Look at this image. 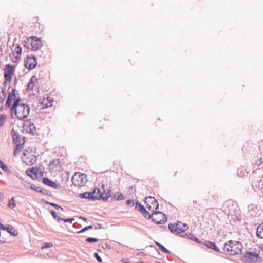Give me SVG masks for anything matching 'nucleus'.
<instances>
[{
	"label": "nucleus",
	"instance_id": "obj_1",
	"mask_svg": "<svg viewBox=\"0 0 263 263\" xmlns=\"http://www.w3.org/2000/svg\"><path fill=\"white\" fill-rule=\"evenodd\" d=\"M21 99H15L10 111L12 118H13V115L14 114L18 120H22L28 116L30 112V107L26 104L21 103Z\"/></svg>",
	"mask_w": 263,
	"mask_h": 263
},
{
	"label": "nucleus",
	"instance_id": "obj_2",
	"mask_svg": "<svg viewBox=\"0 0 263 263\" xmlns=\"http://www.w3.org/2000/svg\"><path fill=\"white\" fill-rule=\"evenodd\" d=\"M243 249L242 243L237 241L229 240L226 242L223 246V252H227L231 255H235L240 254Z\"/></svg>",
	"mask_w": 263,
	"mask_h": 263
},
{
	"label": "nucleus",
	"instance_id": "obj_3",
	"mask_svg": "<svg viewBox=\"0 0 263 263\" xmlns=\"http://www.w3.org/2000/svg\"><path fill=\"white\" fill-rule=\"evenodd\" d=\"M71 181L74 186L82 187L87 182V175L84 173L76 172L72 176Z\"/></svg>",
	"mask_w": 263,
	"mask_h": 263
},
{
	"label": "nucleus",
	"instance_id": "obj_4",
	"mask_svg": "<svg viewBox=\"0 0 263 263\" xmlns=\"http://www.w3.org/2000/svg\"><path fill=\"white\" fill-rule=\"evenodd\" d=\"M259 257V253L257 252L247 251L243 256L241 258V260L245 263H252L258 262Z\"/></svg>",
	"mask_w": 263,
	"mask_h": 263
},
{
	"label": "nucleus",
	"instance_id": "obj_5",
	"mask_svg": "<svg viewBox=\"0 0 263 263\" xmlns=\"http://www.w3.org/2000/svg\"><path fill=\"white\" fill-rule=\"evenodd\" d=\"M151 216L153 222L158 224H164L167 221L166 215L162 212L155 211L152 213Z\"/></svg>",
	"mask_w": 263,
	"mask_h": 263
},
{
	"label": "nucleus",
	"instance_id": "obj_6",
	"mask_svg": "<svg viewBox=\"0 0 263 263\" xmlns=\"http://www.w3.org/2000/svg\"><path fill=\"white\" fill-rule=\"evenodd\" d=\"M146 208L152 212L159 209V203L157 200L152 196H147L144 199Z\"/></svg>",
	"mask_w": 263,
	"mask_h": 263
},
{
	"label": "nucleus",
	"instance_id": "obj_7",
	"mask_svg": "<svg viewBox=\"0 0 263 263\" xmlns=\"http://www.w3.org/2000/svg\"><path fill=\"white\" fill-rule=\"evenodd\" d=\"M15 70L14 66L11 64H7L4 69L5 83L10 82L11 80L12 76Z\"/></svg>",
	"mask_w": 263,
	"mask_h": 263
},
{
	"label": "nucleus",
	"instance_id": "obj_8",
	"mask_svg": "<svg viewBox=\"0 0 263 263\" xmlns=\"http://www.w3.org/2000/svg\"><path fill=\"white\" fill-rule=\"evenodd\" d=\"M24 66L29 70H32L35 68L37 62L36 57L33 55L32 57L28 56L24 60Z\"/></svg>",
	"mask_w": 263,
	"mask_h": 263
},
{
	"label": "nucleus",
	"instance_id": "obj_9",
	"mask_svg": "<svg viewBox=\"0 0 263 263\" xmlns=\"http://www.w3.org/2000/svg\"><path fill=\"white\" fill-rule=\"evenodd\" d=\"M30 38H33L32 40L31 45L32 50L35 51L40 49L42 46V41L40 38H38L36 36H31Z\"/></svg>",
	"mask_w": 263,
	"mask_h": 263
},
{
	"label": "nucleus",
	"instance_id": "obj_10",
	"mask_svg": "<svg viewBox=\"0 0 263 263\" xmlns=\"http://www.w3.org/2000/svg\"><path fill=\"white\" fill-rule=\"evenodd\" d=\"M79 197L81 199H88L91 200L96 199V195H95V192H86L83 193H80L79 195Z\"/></svg>",
	"mask_w": 263,
	"mask_h": 263
},
{
	"label": "nucleus",
	"instance_id": "obj_11",
	"mask_svg": "<svg viewBox=\"0 0 263 263\" xmlns=\"http://www.w3.org/2000/svg\"><path fill=\"white\" fill-rule=\"evenodd\" d=\"M203 244L208 248L212 249L216 252H219L221 254L223 253V250L220 251L215 242L210 241H205Z\"/></svg>",
	"mask_w": 263,
	"mask_h": 263
},
{
	"label": "nucleus",
	"instance_id": "obj_12",
	"mask_svg": "<svg viewBox=\"0 0 263 263\" xmlns=\"http://www.w3.org/2000/svg\"><path fill=\"white\" fill-rule=\"evenodd\" d=\"M111 195V190H108L107 192H106L105 190H104L103 192L101 194H100L99 195H96V199H102L103 201H106L107 200L108 198H109Z\"/></svg>",
	"mask_w": 263,
	"mask_h": 263
},
{
	"label": "nucleus",
	"instance_id": "obj_13",
	"mask_svg": "<svg viewBox=\"0 0 263 263\" xmlns=\"http://www.w3.org/2000/svg\"><path fill=\"white\" fill-rule=\"evenodd\" d=\"M23 161L24 163L28 165H32L36 162V157L32 154H30L29 157L22 158Z\"/></svg>",
	"mask_w": 263,
	"mask_h": 263
},
{
	"label": "nucleus",
	"instance_id": "obj_14",
	"mask_svg": "<svg viewBox=\"0 0 263 263\" xmlns=\"http://www.w3.org/2000/svg\"><path fill=\"white\" fill-rule=\"evenodd\" d=\"M176 225H177L178 228H177V230H178L179 234L182 233L183 235H184L185 231L189 228L187 224L185 223L182 224V222L178 221L176 223Z\"/></svg>",
	"mask_w": 263,
	"mask_h": 263
},
{
	"label": "nucleus",
	"instance_id": "obj_15",
	"mask_svg": "<svg viewBox=\"0 0 263 263\" xmlns=\"http://www.w3.org/2000/svg\"><path fill=\"white\" fill-rule=\"evenodd\" d=\"M3 230L7 231L11 236L15 237L18 235L17 231L11 225L5 226Z\"/></svg>",
	"mask_w": 263,
	"mask_h": 263
},
{
	"label": "nucleus",
	"instance_id": "obj_16",
	"mask_svg": "<svg viewBox=\"0 0 263 263\" xmlns=\"http://www.w3.org/2000/svg\"><path fill=\"white\" fill-rule=\"evenodd\" d=\"M43 183L48 185L50 187H53L54 189H57L58 187V185L56 184L55 182L52 181L51 180L49 179L48 178L45 177L43 179Z\"/></svg>",
	"mask_w": 263,
	"mask_h": 263
},
{
	"label": "nucleus",
	"instance_id": "obj_17",
	"mask_svg": "<svg viewBox=\"0 0 263 263\" xmlns=\"http://www.w3.org/2000/svg\"><path fill=\"white\" fill-rule=\"evenodd\" d=\"M52 98L50 97H47L46 98L43 99L41 103L43 108H47L52 106L51 101Z\"/></svg>",
	"mask_w": 263,
	"mask_h": 263
},
{
	"label": "nucleus",
	"instance_id": "obj_18",
	"mask_svg": "<svg viewBox=\"0 0 263 263\" xmlns=\"http://www.w3.org/2000/svg\"><path fill=\"white\" fill-rule=\"evenodd\" d=\"M26 173L33 180L37 178V172L34 167L27 170L26 171Z\"/></svg>",
	"mask_w": 263,
	"mask_h": 263
},
{
	"label": "nucleus",
	"instance_id": "obj_19",
	"mask_svg": "<svg viewBox=\"0 0 263 263\" xmlns=\"http://www.w3.org/2000/svg\"><path fill=\"white\" fill-rule=\"evenodd\" d=\"M11 135L15 144H17L18 143H22L21 141V139H20V135L17 132L12 130L11 131Z\"/></svg>",
	"mask_w": 263,
	"mask_h": 263
},
{
	"label": "nucleus",
	"instance_id": "obj_20",
	"mask_svg": "<svg viewBox=\"0 0 263 263\" xmlns=\"http://www.w3.org/2000/svg\"><path fill=\"white\" fill-rule=\"evenodd\" d=\"M22 53V48L20 46L17 45L14 49L13 55L16 59L21 58Z\"/></svg>",
	"mask_w": 263,
	"mask_h": 263
},
{
	"label": "nucleus",
	"instance_id": "obj_21",
	"mask_svg": "<svg viewBox=\"0 0 263 263\" xmlns=\"http://www.w3.org/2000/svg\"><path fill=\"white\" fill-rule=\"evenodd\" d=\"M181 236L183 237H184L185 236H187V237L189 239L192 240L194 241H195L198 243H201V241H200V240L197 237L195 236L193 234H192V233H189V234H187L186 233H185L184 235H182Z\"/></svg>",
	"mask_w": 263,
	"mask_h": 263
},
{
	"label": "nucleus",
	"instance_id": "obj_22",
	"mask_svg": "<svg viewBox=\"0 0 263 263\" xmlns=\"http://www.w3.org/2000/svg\"><path fill=\"white\" fill-rule=\"evenodd\" d=\"M168 227L169 230L172 233L176 234V235H179L178 230H177V228H177V225H176V223H174V224L170 223L168 226Z\"/></svg>",
	"mask_w": 263,
	"mask_h": 263
},
{
	"label": "nucleus",
	"instance_id": "obj_23",
	"mask_svg": "<svg viewBox=\"0 0 263 263\" xmlns=\"http://www.w3.org/2000/svg\"><path fill=\"white\" fill-rule=\"evenodd\" d=\"M24 141L23 143H18L16 144V146L15 147V148L14 149V156H16V155L19 153L23 148V145L24 144Z\"/></svg>",
	"mask_w": 263,
	"mask_h": 263
},
{
	"label": "nucleus",
	"instance_id": "obj_24",
	"mask_svg": "<svg viewBox=\"0 0 263 263\" xmlns=\"http://www.w3.org/2000/svg\"><path fill=\"white\" fill-rule=\"evenodd\" d=\"M256 235L258 238L263 239V223L259 224L257 227Z\"/></svg>",
	"mask_w": 263,
	"mask_h": 263
},
{
	"label": "nucleus",
	"instance_id": "obj_25",
	"mask_svg": "<svg viewBox=\"0 0 263 263\" xmlns=\"http://www.w3.org/2000/svg\"><path fill=\"white\" fill-rule=\"evenodd\" d=\"M13 100H14V98L12 97V96L10 93H9L8 97L6 100V104H5L6 107L7 108H9L11 107H12V101Z\"/></svg>",
	"mask_w": 263,
	"mask_h": 263
},
{
	"label": "nucleus",
	"instance_id": "obj_26",
	"mask_svg": "<svg viewBox=\"0 0 263 263\" xmlns=\"http://www.w3.org/2000/svg\"><path fill=\"white\" fill-rule=\"evenodd\" d=\"M33 40V38H27L26 41H24L25 43L24 45V46L25 48L28 49H31L32 50V46L31 45V42L32 40Z\"/></svg>",
	"mask_w": 263,
	"mask_h": 263
},
{
	"label": "nucleus",
	"instance_id": "obj_27",
	"mask_svg": "<svg viewBox=\"0 0 263 263\" xmlns=\"http://www.w3.org/2000/svg\"><path fill=\"white\" fill-rule=\"evenodd\" d=\"M155 242L162 252L166 254L171 253L170 251L162 244L157 241H155Z\"/></svg>",
	"mask_w": 263,
	"mask_h": 263
},
{
	"label": "nucleus",
	"instance_id": "obj_28",
	"mask_svg": "<svg viewBox=\"0 0 263 263\" xmlns=\"http://www.w3.org/2000/svg\"><path fill=\"white\" fill-rule=\"evenodd\" d=\"M34 78H35V76H32L31 79L30 80V81L28 83L27 89L29 91L33 90V87L34 86V82L33 81V79Z\"/></svg>",
	"mask_w": 263,
	"mask_h": 263
},
{
	"label": "nucleus",
	"instance_id": "obj_29",
	"mask_svg": "<svg viewBox=\"0 0 263 263\" xmlns=\"http://www.w3.org/2000/svg\"><path fill=\"white\" fill-rule=\"evenodd\" d=\"M16 206L14 197H12L9 200L8 204V206L10 209H13Z\"/></svg>",
	"mask_w": 263,
	"mask_h": 263
},
{
	"label": "nucleus",
	"instance_id": "obj_30",
	"mask_svg": "<svg viewBox=\"0 0 263 263\" xmlns=\"http://www.w3.org/2000/svg\"><path fill=\"white\" fill-rule=\"evenodd\" d=\"M145 208L139 202L135 203V209L139 212H142Z\"/></svg>",
	"mask_w": 263,
	"mask_h": 263
},
{
	"label": "nucleus",
	"instance_id": "obj_31",
	"mask_svg": "<svg viewBox=\"0 0 263 263\" xmlns=\"http://www.w3.org/2000/svg\"><path fill=\"white\" fill-rule=\"evenodd\" d=\"M10 93L14 98V101H15V99H21L18 91H17L15 89H13L12 92Z\"/></svg>",
	"mask_w": 263,
	"mask_h": 263
},
{
	"label": "nucleus",
	"instance_id": "obj_32",
	"mask_svg": "<svg viewBox=\"0 0 263 263\" xmlns=\"http://www.w3.org/2000/svg\"><path fill=\"white\" fill-rule=\"evenodd\" d=\"M50 213L51 215L52 216V217L54 218V219L56 220L58 222H59L60 221H61V219H62V218L57 214L55 211L51 210L50 211Z\"/></svg>",
	"mask_w": 263,
	"mask_h": 263
},
{
	"label": "nucleus",
	"instance_id": "obj_33",
	"mask_svg": "<svg viewBox=\"0 0 263 263\" xmlns=\"http://www.w3.org/2000/svg\"><path fill=\"white\" fill-rule=\"evenodd\" d=\"M117 195H115L114 196V197H112L111 200L113 199L116 200H123L125 198L123 197V195L121 193H117Z\"/></svg>",
	"mask_w": 263,
	"mask_h": 263
},
{
	"label": "nucleus",
	"instance_id": "obj_34",
	"mask_svg": "<svg viewBox=\"0 0 263 263\" xmlns=\"http://www.w3.org/2000/svg\"><path fill=\"white\" fill-rule=\"evenodd\" d=\"M143 216L146 218V219H151L152 218V216H151V214H149V213L146 210V209L145 208L144 209V210L141 212Z\"/></svg>",
	"mask_w": 263,
	"mask_h": 263
},
{
	"label": "nucleus",
	"instance_id": "obj_35",
	"mask_svg": "<svg viewBox=\"0 0 263 263\" xmlns=\"http://www.w3.org/2000/svg\"><path fill=\"white\" fill-rule=\"evenodd\" d=\"M85 241L88 243H92L98 241V239L93 237H88L86 239Z\"/></svg>",
	"mask_w": 263,
	"mask_h": 263
},
{
	"label": "nucleus",
	"instance_id": "obj_36",
	"mask_svg": "<svg viewBox=\"0 0 263 263\" xmlns=\"http://www.w3.org/2000/svg\"><path fill=\"white\" fill-rule=\"evenodd\" d=\"M29 130L28 132L29 133H31L33 135H34V132L35 131V126L34 124L33 123L30 124L29 126Z\"/></svg>",
	"mask_w": 263,
	"mask_h": 263
},
{
	"label": "nucleus",
	"instance_id": "obj_37",
	"mask_svg": "<svg viewBox=\"0 0 263 263\" xmlns=\"http://www.w3.org/2000/svg\"><path fill=\"white\" fill-rule=\"evenodd\" d=\"M6 118V116L4 114H1L0 115V126H2L4 125Z\"/></svg>",
	"mask_w": 263,
	"mask_h": 263
},
{
	"label": "nucleus",
	"instance_id": "obj_38",
	"mask_svg": "<svg viewBox=\"0 0 263 263\" xmlns=\"http://www.w3.org/2000/svg\"><path fill=\"white\" fill-rule=\"evenodd\" d=\"M92 228H93V226L92 225H89V226H86V227L83 228L80 231L77 232V233H83L89 229H92Z\"/></svg>",
	"mask_w": 263,
	"mask_h": 263
},
{
	"label": "nucleus",
	"instance_id": "obj_39",
	"mask_svg": "<svg viewBox=\"0 0 263 263\" xmlns=\"http://www.w3.org/2000/svg\"><path fill=\"white\" fill-rule=\"evenodd\" d=\"M39 192L40 193H42L44 194H46V195H47L48 196H49L52 195V193H51V192L50 191H47L46 190L42 189L41 187V189H40Z\"/></svg>",
	"mask_w": 263,
	"mask_h": 263
},
{
	"label": "nucleus",
	"instance_id": "obj_40",
	"mask_svg": "<svg viewBox=\"0 0 263 263\" xmlns=\"http://www.w3.org/2000/svg\"><path fill=\"white\" fill-rule=\"evenodd\" d=\"M28 186L30 189H31L32 190H35V191H36L37 192H39V191H40V189H41L40 187L36 186L32 184L31 183H28Z\"/></svg>",
	"mask_w": 263,
	"mask_h": 263
},
{
	"label": "nucleus",
	"instance_id": "obj_41",
	"mask_svg": "<svg viewBox=\"0 0 263 263\" xmlns=\"http://www.w3.org/2000/svg\"><path fill=\"white\" fill-rule=\"evenodd\" d=\"M53 246V243L52 242H46L44 243V245L41 247L42 249H44L45 248H50Z\"/></svg>",
	"mask_w": 263,
	"mask_h": 263
},
{
	"label": "nucleus",
	"instance_id": "obj_42",
	"mask_svg": "<svg viewBox=\"0 0 263 263\" xmlns=\"http://www.w3.org/2000/svg\"><path fill=\"white\" fill-rule=\"evenodd\" d=\"M94 257L99 262L101 263L102 262V258L100 257V256L98 254V253L95 252L94 253Z\"/></svg>",
	"mask_w": 263,
	"mask_h": 263
},
{
	"label": "nucleus",
	"instance_id": "obj_43",
	"mask_svg": "<svg viewBox=\"0 0 263 263\" xmlns=\"http://www.w3.org/2000/svg\"><path fill=\"white\" fill-rule=\"evenodd\" d=\"M74 220V218H70L67 219L62 218V219H61V221H63L65 222H69L70 223H71Z\"/></svg>",
	"mask_w": 263,
	"mask_h": 263
},
{
	"label": "nucleus",
	"instance_id": "obj_44",
	"mask_svg": "<svg viewBox=\"0 0 263 263\" xmlns=\"http://www.w3.org/2000/svg\"><path fill=\"white\" fill-rule=\"evenodd\" d=\"M1 168L5 172L10 173V171L8 168V166L4 163V164L1 167Z\"/></svg>",
	"mask_w": 263,
	"mask_h": 263
},
{
	"label": "nucleus",
	"instance_id": "obj_45",
	"mask_svg": "<svg viewBox=\"0 0 263 263\" xmlns=\"http://www.w3.org/2000/svg\"><path fill=\"white\" fill-rule=\"evenodd\" d=\"M50 205L52 207L55 208L57 210H61V211H63V208L62 207L60 206V205H59L54 203L52 202L51 204H50Z\"/></svg>",
	"mask_w": 263,
	"mask_h": 263
},
{
	"label": "nucleus",
	"instance_id": "obj_46",
	"mask_svg": "<svg viewBox=\"0 0 263 263\" xmlns=\"http://www.w3.org/2000/svg\"><path fill=\"white\" fill-rule=\"evenodd\" d=\"M126 203L127 205L130 206H134V205H135V203L134 202V200H132V199H128V200H127L126 201Z\"/></svg>",
	"mask_w": 263,
	"mask_h": 263
},
{
	"label": "nucleus",
	"instance_id": "obj_47",
	"mask_svg": "<svg viewBox=\"0 0 263 263\" xmlns=\"http://www.w3.org/2000/svg\"><path fill=\"white\" fill-rule=\"evenodd\" d=\"M92 192H95V195H99L101 194L100 190L97 187H95Z\"/></svg>",
	"mask_w": 263,
	"mask_h": 263
},
{
	"label": "nucleus",
	"instance_id": "obj_48",
	"mask_svg": "<svg viewBox=\"0 0 263 263\" xmlns=\"http://www.w3.org/2000/svg\"><path fill=\"white\" fill-rule=\"evenodd\" d=\"M93 226L96 230L100 229L102 228V225L98 223H96Z\"/></svg>",
	"mask_w": 263,
	"mask_h": 263
},
{
	"label": "nucleus",
	"instance_id": "obj_49",
	"mask_svg": "<svg viewBox=\"0 0 263 263\" xmlns=\"http://www.w3.org/2000/svg\"><path fill=\"white\" fill-rule=\"evenodd\" d=\"M23 155H24V157H29L30 155V153L29 152V151L26 150L25 152H24Z\"/></svg>",
	"mask_w": 263,
	"mask_h": 263
},
{
	"label": "nucleus",
	"instance_id": "obj_50",
	"mask_svg": "<svg viewBox=\"0 0 263 263\" xmlns=\"http://www.w3.org/2000/svg\"><path fill=\"white\" fill-rule=\"evenodd\" d=\"M5 96H2L0 95V103H3L5 100Z\"/></svg>",
	"mask_w": 263,
	"mask_h": 263
},
{
	"label": "nucleus",
	"instance_id": "obj_51",
	"mask_svg": "<svg viewBox=\"0 0 263 263\" xmlns=\"http://www.w3.org/2000/svg\"><path fill=\"white\" fill-rule=\"evenodd\" d=\"M122 262L123 263H130L128 259L123 258L121 260Z\"/></svg>",
	"mask_w": 263,
	"mask_h": 263
},
{
	"label": "nucleus",
	"instance_id": "obj_52",
	"mask_svg": "<svg viewBox=\"0 0 263 263\" xmlns=\"http://www.w3.org/2000/svg\"><path fill=\"white\" fill-rule=\"evenodd\" d=\"M105 247H106V248H107V249H111V247L110 245H109L108 243H106V244L105 245Z\"/></svg>",
	"mask_w": 263,
	"mask_h": 263
},
{
	"label": "nucleus",
	"instance_id": "obj_53",
	"mask_svg": "<svg viewBox=\"0 0 263 263\" xmlns=\"http://www.w3.org/2000/svg\"><path fill=\"white\" fill-rule=\"evenodd\" d=\"M43 201L44 203H45V204H49L50 205V204H51V203H52V202H50L49 201H46L44 199H43Z\"/></svg>",
	"mask_w": 263,
	"mask_h": 263
},
{
	"label": "nucleus",
	"instance_id": "obj_54",
	"mask_svg": "<svg viewBox=\"0 0 263 263\" xmlns=\"http://www.w3.org/2000/svg\"><path fill=\"white\" fill-rule=\"evenodd\" d=\"M79 218L83 219L84 221H85L86 222H87V219L84 217L80 216V217H79Z\"/></svg>",
	"mask_w": 263,
	"mask_h": 263
},
{
	"label": "nucleus",
	"instance_id": "obj_55",
	"mask_svg": "<svg viewBox=\"0 0 263 263\" xmlns=\"http://www.w3.org/2000/svg\"><path fill=\"white\" fill-rule=\"evenodd\" d=\"M261 163H262V161L261 160H258L256 162V164H258V165H260V164Z\"/></svg>",
	"mask_w": 263,
	"mask_h": 263
},
{
	"label": "nucleus",
	"instance_id": "obj_56",
	"mask_svg": "<svg viewBox=\"0 0 263 263\" xmlns=\"http://www.w3.org/2000/svg\"><path fill=\"white\" fill-rule=\"evenodd\" d=\"M5 226L0 222V229L3 230Z\"/></svg>",
	"mask_w": 263,
	"mask_h": 263
},
{
	"label": "nucleus",
	"instance_id": "obj_57",
	"mask_svg": "<svg viewBox=\"0 0 263 263\" xmlns=\"http://www.w3.org/2000/svg\"><path fill=\"white\" fill-rule=\"evenodd\" d=\"M137 255L142 256V255H144L145 253L144 252H141L138 253Z\"/></svg>",
	"mask_w": 263,
	"mask_h": 263
},
{
	"label": "nucleus",
	"instance_id": "obj_58",
	"mask_svg": "<svg viewBox=\"0 0 263 263\" xmlns=\"http://www.w3.org/2000/svg\"><path fill=\"white\" fill-rule=\"evenodd\" d=\"M2 92V96H3V95H4L5 96H6V92L5 91V90H3Z\"/></svg>",
	"mask_w": 263,
	"mask_h": 263
},
{
	"label": "nucleus",
	"instance_id": "obj_59",
	"mask_svg": "<svg viewBox=\"0 0 263 263\" xmlns=\"http://www.w3.org/2000/svg\"><path fill=\"white\" fill-rule=\"evenodd\" d=\"M55 161H53L52 162H50V165H53L54 164H55Z\"/></svg>",
	"mask_w": 263,
	"mask_h": 263
},
{
	"label": "nucleus",
	"instance_id": "obj_60",
	"mask_svg": "<svg viewBox=\"0 0 263 263\" xmlns=\"http://www.w3.org/2000/svg\"><path fill=\"white\" fill-rule=\"evenodd\" d=\"M97 251L99 252H101V249H98Z\"/></svg>",
	"mask_w": 263,
	"mask_h": 263
},
{
	"label": "nucleus",
	"instance_id": "obj_61",
	"mask_svg": "<svg viewBox=\"0 0 263 263\" xmlns=\"http://www.w3.org/2000/svg\"><path fill=\"white\" fill-rule=\"evenodd\" d=\"M137 263H144V262H143L142 261H138Z\"/></svg>",
	"mask_w": 263,
	"mask_h": 263
},
{
	"label": "nucleus",
	"instance_id": "obj_62",
	"mask_svg": "<svg viewBox=\"0 0 263 263\" xmlns=\"http://www.w3.org/2000/svg\"><path fill=\"white\" fill-rule=\"evenodd\" d=\"M262 250H263V246H262Z\"/></svg>",
	"mask_w": 263,
	"mask_h": 263
}]
</instances>
